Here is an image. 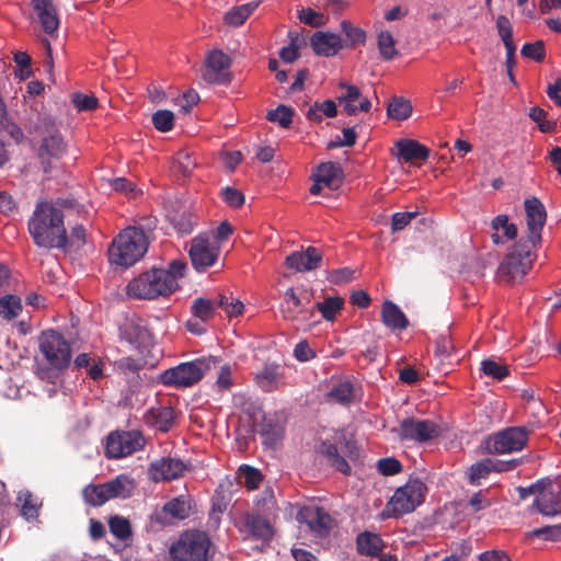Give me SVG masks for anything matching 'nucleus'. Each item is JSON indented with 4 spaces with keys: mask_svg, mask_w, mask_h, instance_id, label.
<instances>
[{
    "mask_svg": "<svg viewBox=\"0 0 561 561\" xmlns=\"http://www.w3.org/2000/svg\"><path fill=\"white\" fill-rule=\"evenodd\" d=\"M530 511H537L542 516L547 517L561 514V484L546 479L540 494L530 506Z\"/></svg>",
    "mask_w": 561,
    "mask_h": 561,
    "instance_id": "nucleus-18",
    "label": "nucleus"
},
{
    "mask_svg": "<svg viewBox=\"0 0 561 561\" xmlns=\"http://www.w3.org/2000/svg\"><path fill=\"white\" fill-rule=\"evenodd\" d=\"M496 28L499 36L501 37L504 47L506 49V68L507 73H511L516 61H515V51L516 45L513 41V26L505 15H499L496 19Z\"/></svg>",
    "mask_w": 561,
    "mask_h": 561,
    "instance_id": "nucleus-27",
    "label": "nucleus"
},
{
    "mask_svg": "<svg viewBox=\"0 0 561 561\" xmlns=\"http://www.w3.org/2000/svg\"><path fill=\"white\" fill-rule=\"evenodd\" d=\"M529 535L545 540L558 541L561 538V523L536 528Z\"/></svg>",
    "mask_w": 561,
    "mask_h": 561,
    "instance_id": "nucleus-56",
    "label": "nucleus"
},
{
    "mask_svg": "<svg viewBox=\"0 0 561 561\" xmlns=\"http://www.w3.org/2000/svg\"><path fill=\"white\" fill-rule=\"evenodd\" d=\"M396 146L398 158L405 162L426 161L430 157L428 148L413 139H400Z\"/></svg>",
    "mask_w": 561,
    "mask_h": 561,
    "instance_id": "nucleus-29",
    "label": "nucleus"
},
{
    "mask_svg": "<svg viewBox=\"0 0 561 561\" xmlns=\"http://www.w3.org/2000/svg\"><path fill=\"white\" fill-rule=\"evenodd\" d=\"M313 179L322 182L330 190H336L342 184L343 170L336 162H323L318 167Z\"/></svg>",
    "mask_w": 561,
    "mask_h": 561,
    "instance_id": "nucleus-32",
    "label": "nucleus"
},
{
    "mask_svg": "<svg viewBox=\"0 0 561 561\" xmlns=\"http://www.w3.org/2000/svg\"><path fill=\"white\" fill-rule=\"evenodd\" d=\"M377 45L380 57L383 60H392L397 55L396 41L389 31H381L377 36Z\"/></svg>",
    "mask_w": 561,
    "mask_h": 561,
    "instance_id": "nucleus-45",
    "label": "nucleus"
},
{
    "mask_svg": "<svg viewBox=\"0 0 561 561\" xmlns=\"http://www.w3.org/2000/svg\"><path fill=\"white\" fill-rule=\"evenodd\" d=\"M294 356L299 362H308L316 356V353L309 346L308 342L304 340L296 344L294 350Z\"/></svg>",
    "mask_w": 561,
    "mask_h": 561,
    "instance_id": "nucleus-64",
    "label": "nucleus"
},
{
    "mask_svg": "<svg viewBox=\"0 0 561 561\" xmlns=\"http://www.w3.org/2000/svg\"><path fill=\"white\" fill-rule=\"evenodd\" d=\"M218 364L219 358L214 356L181 363L175 367L165 369L161 374V382L169 387L188 388L197 383L211 369H215Z\"/></svg>",
    "mask_w": 561,
    "mask_h": 561,
    "instance_id": "nucleus-5",
    "label": "nucleus"
},
{
    "mask_svg": "<svg viewBox=\"0 0 561 561\" xmlns=\"http://www.w3.org/2000/svg\"><path fill=\"white\" fill-rule=\"evenodd\" d=\"M218 369V376L215 382V387L218 391H228L233 386L232 381V365L230 364H221L219 359L218 366L214 369Z\"/></svg>",
    "mask_w": 561,
    "mask_h": 561,
    "instance_id": "nucleus-50",
    "label": "nucleus"
},
{
    "mask_svg": "<svg viewBox=\"0 0 561 561\" xmlns=\"http://www.w3.org/2000/svg\"><path fill=\"white\" fill-rule=\"evenodd\" d=\"M22 301L16 295H4L0 298V317L5 320H13L22 312Z\"/></svg>",
    "mask_w": 561,
    "mask_h": 561,
    "instance_id": "nucleus-41",
    "label": "nucleus"
},
{
    "mask_svg": "<svg viewBox=\"0 0 561 561\" xmlns=\"http://www.w3.org/2000/svg\"><path fill=\"white\" fill-rule=\"evenodd\" d=\"M240 470L244 478L245 486L249 490L256 489L262 480L261 472L257 469L250 467V466L241 467Z\"/></svg>",
    "mask_w": 561,
    "mask_h": 561,
    "instance_id": "nucleus-61",
    "label": "nucleus"
},
{
    "mask_svg": "<svg viewBox=\"0 0 561 561\" xmlns=\"http://www.w3.org/2000/svg\"><path fill=\"white\" fill-rule=\"evenodd\" d=\"M440 426L431 420L407 417L400 422L398 436L401 440L428 442L440 435Z\"/></svg>",
    "mask_w": 561,
    "mask_h": 561,
    "instance_id": "nucleus-16",
    "label": "nucleus"
},
{
    "mask_svg": "<svg viewBox=\"0 0 561 561\" xmlns=\"http://www.w3.org/2000/svg\"><path fill=\"white\" fill-rule=\"evenodd\" d=\"M39 350L53 368L62 370L70 365V344L59 332L44 331L39 336Z\"/></svg>",
    "mask_w": 561,
    "mask_h": 561,
    "instance_id": "nucleus-10",
    "label": "nucleus"
},
{
    "mask_svg": "<svg viewBox=\"0 0 561 561\" xmlns=\"http://www.w3.org/2000/svg\"><path fill=\"white\" fill-rule=\"evenodd\" d=\"M341 32L344 35L343 48H354L357 45H363L366 42V32L355 26L351 21L343 20L340 24Z\"/></svg>",
    "mask_w": 561,
    "mask_h": 561,
    "instance_id": "nucleus-35",
    "label": "nucleus"
},
{
    "mask_svg": "<svg viewBox=\"0 0 561 561\" xmlns=\"http://www.w3.org/2000/svg\"><path fill=\"white\" fill-rule=\"evenodd\" d=\"M343 306V298L332 296L327 297L323 301L316 302L313 308L321 313L324 320L333 321L336 318V314L342 310Z\"/></svg>",
    "mask_w": 561,
    "mask_h": 561,
    "instance_id": "nucleus-40",
    "label": "nucleus"
},
{
    "mask_svg": "<svg viewBox=\"0 0 561 561\" xmlns=\"http://www.w3.org/2000/svg\"><path fill=\"white\" fill-rule=\"evenodd\" d=\"M154 423L162 432H168L173 425L175 412L172 407H160L151 410Z\"/></svg>",
    "mask_w": 561,
    "mask_h": 561,
    "instance_id": "nucleus-49",
    "label": "nucleus"
},
{
    "mask_svg": "<svg viewBox=\"0 0 561 561\" xmlns=\"http://www.w3.org/2000/svg\"><path fill=\"white\" fill-rule=\"evenodd\" d=\"M174 277L164 268H151L131 279L127 285V294L139 299H154L169 296L178 288Z\"/></svg>",
    "mask_w": 561,
    "mask_h": 561,
    "instance_id": "nucleus-4",
    "label": "nucleus"
},
{
    "mask_svg": "<svg viewBox=\"0 0 561 561\" xmlns=\"http://www.w3.org/2000/svg\"><path fill=\"white\" fill-rule=\"evenodd\" d=\"M427 488L421 479H409L398 488L386 504L383 514L388 517H401L413 512L424 501Z\"/></svg>",
    "mask_w": 561,
    "mask_h": 561,
    "instance_id": "nucleus-7",
    "label": "nucleus"
},
{
    "mask_svg": "<svg viewBox=\"0 0 561 561\" xmlns=\"http://www.w3.org/2000/svg\"><path fill=\"white\" fill-rule=\"evenodd\" d=\"M337 115L336 102L325 100L323 102H314L307 111L306 117L313 123H321L323 116L333 118Z\"/></svg>",
    "mask_w": 561,
    "mask_h": 561,
    "instance_id": "nucleus-36",
    "label": "nucleus"
},
{
    "mask_svg": "<svg viewBox=\"0 0 561 561\" xmlns=\"http://www.w3.org/2000/svg\"><path fill=\"white\" fill-rule=\"evenodd\" d=\"M33 9L36 12L43 30L53 34L59 26L57 10L51 0H32Z\"/></svg>",
    "mask_w": 561,
    "mask_h": 561,
    "instance_id": "nucleus-26",
    "label": "nucleus"
},
{
    "mask_svg": "<svg viewBox=\"0 0 561 561\" xmlns=\"http://www.w3.org/2000/svg\"><path fill=\"white\" fill-rule=\"evenodd\" d=\"M284 375L278 370L277 365H265L254 376L257 387L265 392H272L284 386Z\"/></svg>",
    "mask_w": 561,
    "mask_h": 561,
    "instance_id": "nucleus-30",
    "label": "nucleus"
},
{
    "mask_svg": "<svg viewBox=\"0 0 561 561\" xmlns=\"http://www.w3.org/2000/svg\"><path fill=\"white\" fill-rule=\"evenodd\" d=\"M547 116V112L541 107L534 106L529 111V117L538 123V127L542 133H550L554 128V123L545 121Z\"/></svg>",
    "mask_w": 561,
    "mask_h": 561,
    "instance_id": "nucleus-60",
    "label": "nucleus"
},
{
    "mask_svg": "<svg viewBox=\"0 0 561 561\" xmlns=\"http://www.w3.org/2000/svg\"><path fill=\"white\" fill-rule=\"evenodd\" d=\"M310 46L317 56L333 57L343 48V38L335 33L317 31L310 38Z\"/></svg>",
    "mask_w": 561,
    "mask_h": 561,
    "instance_id": "nucleus-24",
    "label": "nucleus"
},
{
    "mask_svg": "<svg viewBox=\"0 0 561 561\" xmlns=\"http://www.w3.org/2000/svg\"><path fill=\"white\" fill-rule=\"evenodd\" d=\"M187 466L178 458L162 457L150 465L149 473L153 481H170L179 479Z\"/></svg>",
    "mask_w": 561,
    "mask_h": 561,
    "instance_id": "nucleus-23",
    "label": "nucleus"
},
{
    "mask_svg": "<svg viewBox=\"0 0 561 561\" xmlns=\"http://www.w3.org/2000/svg\"><path fill=\"white\" fill-rule=\"evenodd\" d=\"M322 261V252L308 247L305 251H296L286 257V265L296 272H309L319 267Z\"/></svg>",
    "mask_w": 561,
    "mask_h": 561,
    "instance_id": "nucleus-25",
    "label": "nucleus"
},
{
    "mask_svg": "<svg viewBox=\"0 0 561 561\" xmlns=\"http://www.w3.org/2000/svg\"><path fill=\"white\" fill-rule=\"evenodd\" d=\"M72 103L80 112L93 111L98 107V99L94 95H88L80 92L72 94Z\"/></svg>",
    "mask_w": 561,
    "mask_h": 561,
    "instance_id": "nucleus-58",
    "label": "nucleus"
},
{
    "mask_svg": "<svg viewBox=\"0 0 561 561\" xmlns=\"http://www.w3.org/2000/svg\"><path fill=\"white\" fill-rule=\"evenodd\" d=\"M297 518L301 524H306L309 530L319 538L329 536L334 526V519L325 508L317 505L301 507Z\"/></svg>",
    "mask_w": 561,
    "mask_h": 561,
    "instance_id": "nucleus-17",
    "label": "nucleus"
},
{
    "mask_svg": "<svg viewBox=\"0 0 561 561\" xmlns=\"http://www.w3.org/2000/svg\"><path fill=\"white\" fill-rule=\"evenodd\" d=\"M152 124L159 131L165 133L173 128L174 114L169 110H159L152 114Z\"/></svg>",
    "mask_w": 561,
    "mask_h": 561,
    "instance_id": "nucleus-53",
    "label": "nucleus"
},
{
    "mask_svg": "<svg viewBox=\"0 0 561 561\" xmlns=\"http://www.w3.org/2000/svg\"><path fill=\"white\" fill-rule=\"evenodd\" d=\"M520 54L530 58L537 62H541L546 57V47L542 41H536L535 43H527L522 47Z\"/></svg>",
    "mask_w": 561,
    "mask_h": 561,
    "instance_id": "nucleus-54",
    "label": "nucleus"
},
{
    "mask_svg": "<svg viewBox=\"0 0 561 561\" xmlns=\"http://www.w3.org/2000/svg\"><path fill=\"white\" fill-rule=\"evenodd\" d=\"M285 434L284 423L276 416L263 419L260 435L265 446L275 448L283 439Z\"/></svg>",
    "mask_w": 561,
    "mask_h": 561,
    "instance_id": "nucleus-28",
    "label": "nucleus"
},
{
    "mask_svg": "<svg viewBox=\"0 0 561 561\" xmlns=\"http://www.w3.org/2000/svg\"><path fill=\"white\" fill-rule=\"evenodd\" d=\"M220 196L227 205L233 208H240L244 204V195L237 188L227 186L220 192Z\"/></svg>",
    "mask_w": 561,
    "mask_h": 561,
    "instance_id": "nucleus-57",
    "label": "nucleus"
},
{
    "mask_svg": "<svg viewBox=\"0 0 561 561\" xmlns=\"http://www.w3.org/2000/svg\"><path fill=\"white\" fill-rule=\"evenodd\" d=\"M493 233L491 239L494 244H504L517 237V227L508 221L507 215H497L491 221Z\"/></svg>",
    "mask_w": 561,
    "mask_h": 561,
    "instance_id": "nucleus-31",
    "label": "nucleus"
},
{
    "mask_svg": "<svg viewBox=\"0 0 561 561\" xmlns=\"http://www.w3.org/2000/svg\"><path fill=\"white\" fill-rule=\"evenodd\" d=\"M134 484L125 474L117 476L105 483L89 484L83 489L85 503L91 506H102L111 499H126L131 495Z\"/></svg>",
    "mask_w": 561,
    "mask_h": 561,
    "instance_id": "nucleus-9",
    "label": "nucleus"
},
{
    "mask_svg": "<svg viewBox=\"0 0 561 561\" xmlns=\"http://www.w3.org/2000/svg\"><path fill=\"white\" fill-rule=\"evenodd\" d=\"M354 391V385L350 380H343L334 383L327 396L334 402L347 404L353 401Z\"/></svg>",
    "mask_w": 561,
    "mask_h": 561,
    "instance_id": "nucleus-39",
    "label": "nucleus"
},
{
    "mask_svg": "<svg viewBox=\"0 0 561 561\" xmlns=\"http://www.w3.org/2000/svg\"><path fill=\"white\" fill-rule=\"evenodd\" d=\"M192 312L196 318L206 322L214 318L215 302L211 299L198 297L192 304Z\"/></svg>",
    "mask_w": 561,
    "mask_h": 561,
    "instance_id": "nucleus-48",
    "label": "nucleus"
},
{
    "mask_svg": "<svg viewBox=\"0 0 561 561\" xmlns=\"http://www.w3.org/2000/svg\"><path fill=\"white\" fill-rule=\"evenodd\" d=\"M67 144L59 133H51L41 139L36 148V158L45 173L56 168L57 162L66 154Z\"/></svg>",
    "mask_w": 561,
    "mask_h": 561,
    "instance_id": "nucleus-15",
    "label": "nucleus"
},
{
    "mask_svg": "<svg viewBox=\"0 0 561 561\" xmlns=\"http://www.w3.org/2000/svg\"><path fill=\"white\" fill-rule=\"evenodd\" d=\"M294 114L295 111L293 107L279 104L276 108L267 112L266 119L272 123H277L283 128H288L293 123Z\"/></svg>",
    "mask_w": 561,
    "mask_h": 561,
    "instance_id": "nucleus-46",
    "label": "nucleus"
},
{
    "mask_svg": "<svg viewBox=\"0 0 561 561\" xmlns=\"http://www.w3.org/2000/svg\"><path fill=\"white\" fill-rule=\"evenodd\" d=\"M110 531L119 540H126L131 536V526L127 518L115 515L108 519Z\"/></svg>",
    "mask_w": 561,
    "mask_h": 561,
    "instance_id": "nucleus-47",
    "label": "nucleus"
},
{
    "mask_svg": "<svg viewBox=\"0 0 561 561\" xmlns=\"http://www.w3.org/2000/svg\"><path fill=\"white\" fill-rule=\"evenodd\" d=\"M417 211H403V213H394L391 219V229L392 231L403 230L412 219L417 216Z\"/></svg>",
    "mask_w": 561,
    "mask_h": 561,
    "instance_id": "nucleus-62",
    "label": "nucleus"
},
{
    "mask_svg": "<svg viewBox=\"0 0 561 561\" xmlns=\"http://www.w3.org/2000/svg\"><path fill=\"white\" fill-rule=\"evenodd\" d=\"M334 442L322 440L317 451L324 456L331 467L350 476L352 468L347 461H357L359 459V447L355 436L345 431H336L333 435Z\"/></svg>",
    "mask_w": 561,
    "mask_h": 561,
    "instance_id": "nucleus-3",
    "label": "nucleus"
},
{
    "mask_svg": "<svg viewBox=\"0 0 561 561\" xmlns=\"http://www.w3.org/2000/svg\"><path fill=\"white\" fill-rule=\"evenodd\" d=\"M239 529L247 535V538L260 540L263 543H268L274 536L271 523L257 512H247L243 514L242 525Z\"/></svg>",
    "mask_w": 561,
    "mask_h": 561,
    "instance_id": "nucleus-22",
    "label": "nucleus"
},
{
    "mask_svg": "<svg viewBox=\"0 0 561 561\" xmlns=\"http://www.w3.org/2000/svg\"><path fill=\"white\" fill-rule=\"evenodd\" d=\"M206 68L203 75L205 81L213 84H225L231 81L229 68L231 66L230 57L222 50L215 49L206 58Z\"/></svg>",
    "mask_w": 561,
    "mask_h": 561,
    "instance_id": "nucleus-19",
    "label": "nucleus"
},
{
    "mask_svg": "<svg viewBox=\"0 0 561 561\" xmlns=\"http://www.w3.org/2000/svg\"><path fill=\"white\" fill-rule=\"evenodd\" d=\"M535 247L531 240L519 239L500 264L499 277L506 283L523 278L533 266Z\"/></svg>",
    "mask_w": 561,
    "mask_h": 561,
    "instance_id": "nucleus-6",
    "label": "nucleus"
},
{
    "mask_svg": "<svg viewBox=\"0 0 561 561\" xmlns=\"http://www.w3.org/2000/svg\"><path fill=\"white\" fill-rule=\"evenodd\" d=\"M27 227L34 243L39 248L65 250L68 245L64 213L48 201L36 204Z\"/></svg>",
    "mask_w": 561,
    "mask_h": 561,
    "instance_id": "nucleus-1",
    "label": "nucleus"
},
{
    "mask_svg": "<svg viewBox=\"0 0 561 561\" xmlns=\"http://www.w3.org/2000/svg\"><path fill=\"white\" fill-rule=\"evenodd\" d=\"M528 431L523 426H512L494 433L486 438L490 454H510L522 450L528 442Z\"/></svg>",
    "mask_w": 561,
    "mask_h": 561,
    "instance_id": "nucleus-12",
    "label": "nucleus"
},
{
    "mask_svg": "<svg viewBox=\"0 0 561 561\" xmlns=\"http://www.w3.org/2000/svg\"><path fill=\"white\" fill-rule=\"evenodd\" d=\"M247 19L241 5L232 8L225 14L226 24L234 27L242 25Z\"/></svg>",
    "mask_w": 561,
    "mask_h": 561,
    "instance_id": "nucleus-63",
    "label": "nucleus"
},
{
    "mask_svg": "<svg viewBox=\"0 0 561 561\" xmlns=\"http://www.w3.org/2000/svg\"><path fill=\"white\" fill-rule=\"evenodd\" d=\"M145 444L139 431L112 432L106 439L105 455L110 459L124 458L142 449Z\"/></svg>",
    "mask_w": 561,
    "mask_h": 561,
    "instance_id": "nucleus-13",
    "label": "nucleus"
},
{
    "mask_svg": "<svg viewBox=\"0 0 561 561\" xmlns=\"http://www.w3.org/2000/svg\"><path fill=\"white\" fill-rule=\"evenodd\" d=\"M385 546L382 538L378 534L364 531L356 537L357 551L363 556L378 557Z\"/></svg>",
    "mask_w": 561,
    "mask_h": 561,
    "instance_id": "nucleus-34",
    "label": "nucleus"
},
{
    "mask_svg": "<svg viewBox=\"0 0 561 561\" xmlns=\"http://www.w3.org/2000/svg\"><path fill=\"white\" fill-rule=\"evenodd\" d=\"M481 370L485 376L496 380H503L510 373L508 366L491 358L482 360Z\"/></svg>",
    "mask_w": 561,
    "mask_h": 561,
    "instance_id": "nucleus-51",
    "label": "nucleus"
},
{
    "mask_svg": "<svg viewBox=\"0 0 561 561\" xmlns=\"http://www.w3.org/2000/svg\"><path fill=\"white\" fill-rule=\"evenodd\" d=\"M495 503L496 501L494 499L488 497L486 491L480 490L470 497L468 502V507L472 512L478 513L480 511L489 508Z\"/></svg>",
    "mask_w": 561,
    "mask_h": 561,
    "instance_id": "nucleus-55",
    "label": "nucleus"
},
{
    "mask_svg": "<svg viewBox=\"0 0 561 561\" xmlns=\"http://www.w3.org/2000/svg\"><path fill=\"white\" fill-rule=\"evenodd\" d=\"M171 224L182 234H188L196 225V216L190 210L175 211L169 216Z\"/></svg>",
    "mask_w": 561,
    "mask_h": 561,
    "instance_id": "nucleus-42",
    "label": "nucleus"
},
{
    "mask_svg": "<svg viewBox=\"0 0 561 561\" xmlns=\"http://www.w3.org/2000/svg\"><path fill=\"white\" fill-rule=\"evenodd\" d=\"M221 244L216 241L211 232L199 233L191 241L190 257L197 272H204L213 266L220 254Z\"/></svg>",
    "mask_w": 561,
    "mask_h": 561,
    "instance_id": "nucleus-11",
    "label": "nucleus"
},
{
    "mask_svg": "<svg viewBox=\"0 0 561 561\" xmlns=\"http://www.w3.org/2000/svg\"><path fill=\"white\" fill-rule=\"evenodd\" d=\"M298 19L300 22L312 27L323 26L328 22V18L323 13L317 12L311 8H302L298 12Z\"/></svg>",
    "mask_w": 561,
    "mask_h": 561,
    "instance_id": "nucleus-52",
    "label": "nucleus"
},
{
    "mask_svg": "<svg viewBox=\"0 0 561 561\" xmlns=\"http://www.w3.org/2000/svg\"><path fill=\"white\" fill-rule=\"evenodd\" d=\"M150 220L146 230L144 226L125 228L112 242L108 249L110 261L115 265L128 267L138 262L147 252L149 245L148 232L152 230Z\"/></svg>",
    "mask_w": 561,
    "mask_h": 561,
    "instance_id": "nucleus-2",
    "label": "nucleus"
},
{
    "mask_svg": "<svg viewBox=\"0 0 561 561\" xmlns=\"http://www.w3.org/2000/svg\"><path fill=\"white\" fill-rule=\"evenodd\" d=\"M196 160L192 157V154L186 150L179 151L172 162V170L181 174L183 178H187L192 174L193 170L196 168Z\"/></svg>",
    "mask_w": 561,
    "mask_h": 561,
    "instance_id": "nucleus-44",
    "label": "nucleus"
},
{
    "mask_svg": "<svg viewBox=\"0 0 561 561\" xmlns=\"http://www.w3.org/2000/svg\"><path fill=\"white\" fill-rule=\"evenodd\" d=\"M412 114V105L410 101L401 98L393 96L387 107L388 117L396 121H404Z\"/></svg>",
    "mask_w": 561,
    "mask_h": 561,
    "instance_id": "nucleus-43",
    "label": "nucleus"
},
{
    "mask_svg": "<svg viewBox=\"0 0 561 561\" xmlns=\"http://www.w3.org/2000/svg\"><path fill=\"white\" fill-rule=\"evenodd\" d=\"M209 537L199 530L183 534L170 548L173 561H208Z\"/></svg>",
    "mask_w": 561,
    "mask_h": 561,
    "instance_id": "nucleus-8",
    "label": "nucleus"
},
{
    "mask_svg": "<svg viewBox=\"0 0 561 561\" xmlns=\"http://www.w3.org/2000/svg\"><path fill=\"white\" fill-rule=\"evenodd\" d=\"M310 295L306 291L297 293L293 287L287 288L283 295L280 313L286 321H308L313 317L310 308Z\"/></svg>",
    "mask_w": 561,
    "mask_h": 561,
    "instance_id": "nucleus-14",
    "label": "nucleus"
},
{
    "mask_svg": "<svg viewBox=\"0 0 561 561\" xmlns=\"http://www.w3.org/2000/svg\"><path fill=\"white\" fill-rule=\"evenodd\" d=\"M193 500L190 495H180L168 501L160 511L156 512L154 520L169 526L176 520H184L191 515Z\"/></svg>",
    "mask_w": 561,
    "mask_h": 561,
    "instance_id": "nucleus-20",
    "label": "nucleus"
},
{
    "mask_svg": "<svg viewBox=\"0 0 561 561\" xmlns=\"http://www.w3.org/2000/svg\"><path fill=\"white\" fill-rule=\"evenodd\" d=\"M381 321L391 330H404L409 325L403 311L390 300H386L381 306Z\"/></svg>",
    "mask_w": 561,
    "mask_h": 561,
    "instance_id": "nucleus-33",
    "label": "nucleus"
},
{
    "mask_svg": "<svg viewBox=\"0 0 561 561\" xmlns=\"http://www.w3.org/2000/svg\"><path fill=\"white\" fill-rule=\"evenodd\" d=\"M146 329L135 320H127L119 328V336L130 345H137L145 340Z\"/></svg>",
    "mask_w": 561,
    "mask_h": 561,
    "instance_id": "nucleus-37",
    "label": "nucleus"
},
{
    "mask_svg": "<svg viewBox=\"0 0 561 561\" xmlns=\"http://www.w3.org/2000/svg\"><path fill=\"white\" fill-rule=\"evenodd\" d=\"M492 471H496L494 460L486 458L470 466L468 478L472 485H479L482 479H486Z\"/></svg>",
    "mask_w": 561,
    "mask_h": 561,
    "instance_id": "nucleus-38",
    "label": "nucleus"
},
{
    "mask_svg": "<svg viewBox=\"0 0 561 561\" xmlns=\"http://www.w3.org/2000/svg\"><path fill=\"white\" fill-rule=\"evenodd\" d=\"M377 469L382 476H394L402 470L401 462L393 458H381L377 461Z\"/></svg>",
    "mask_w": 561,
    "mask_h": 561,
    "instance_id": "nucleus-59",
    "label": "nucleus"
},
{
    "mask_svg": "<svg viewBox=\"0 0 561 561\" xmlns=\"http://www.w3.org/2000/svg\"><path fill=\"white\" fill-rule=\"evenodd\" d=\"M525 211L528 228V237L525 240H531L537 244L541 241V232L547 219L546 208L537 197H531L525 201Z\"/></svg>",
    "mask_w": 561,
    "mask_h": 561,
    "instance_id": "nucleus-21",
    "label": "nucleus"
}]
</instances>
